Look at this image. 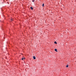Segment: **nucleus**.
Wrapping results in <instances>:
<instances>
[{
	"mask_svg": "<svg viewBox=\"0 0 76 76\" xmlns=\"http://www.w3.org/2000/svg\"><path fill=\"white\" fill-rule=\"evenodd\" d=\"M55 51H56V52H58V51H57V49H55Z\"/></svg>",
	"mask_w": 76,
	"mask_h": 76,
	"instance_id": "obj_2",
	"label": "nucleus"
},
{
	"mask_svg": "<svg viewBox=\"0 0 76 76\" xmlns=\"http://www.w3.org/2000/svg\"><path fill=\"white\" fill-rule=\"evenodd\" d=\"M25 58H24V57H23V58H22V60H23L24 59H25Z\"/></svg>",
	"mask_w": 76,
	"mask_h": 76,
	"instance_id": "obj_3",
	"label": "nucleus"
},
{
	"mask_svg": "<svg viewBox=\"0 0 76 76\" xmlns=\"http://www.w3.org/2000/svg\"><path fill=\"white\" fill-rule=\"evenodd\" d=\"M33 58L34 60H35L36 58L35 57V56H34L33 57Z\"/></svg>",
	"mask_w": 76,
	"mask_h": 76,
	"instance_id": "obj_1",
	"label": "nucleus"
},
{
	"mask_svg": "<svg viewBox=\"0 0 76 76\" xmlns=\"http://www.w3.org/2000/svg\"><path fill=\"white\" fill-rule=\"evenodd\" d=\"M54 44H57V42L56 41L55 42Z\"/></svg>",
	"mask_w": 76,
	"mask_h": 76,
	"instance_id": "obj_7",
	"label": "nucleus"
},
{
	"mask_svg": "<svg viewBox=\"0 0 76 76\" xmlns=\"http://www.w3.org/2000/svg\"><path fill=\"white\" fill-rule=\"evenodd\" d=\"M11 21H12V20H13V19H11Z\"/></svg>",
	"mask_w": 76,
	"mask_h": 76,
	"instance_id": "obj_8",
	"label": "nucleus"
},
{
	"mask_svg": "<svg viewBox=\"0 0 76 76\" xmlns=\"http://www.w3.org/2000/svg\"><path fill=\"white\" fill-rule=\"evenodd\" d=\"M66 67H69V65H67L66 66Z\"/></svg>",
	"mask_w": 76,
	"mask_h": 76,
	"instance_id": "obj_6",
	"label": "nucleus"
},
{
	"mask_svg": "<svg viewBox=\"0 0 76 76\" xmlns=\"http://www.w3.org/2000/svg\"><path fill=\"white\" fill-rule=\"evenodd\" d=\"M32 1H33V2H34V0H33Z\"/></svg>",
	"mask_w": 76,
	"mask_h": 76,
	"instance_id": "obj_9",
	"label": "nucleus"
},
{
	"mask_svg": "<svg viewBox=\"0 0 76 76\" xmlns=\"http://www.w3.org/2000/svg\"><path fill=\"white\" fill-rule=\"evenodd\" d=\"M42 7H44V4H42Z\"/></svg>",
	"mask_w": 76,
	"mask_h": 76,
	"instance_id": "obj_5",
	"label": "nucleus"
},
{
	"mask_svg": "<svg viewBox=\"0 0 76 76\" xmlns=\"http://www.w3.org/2000/svg\"><path fill=\"white\" fill-rule=\"evenodd\" d=\"M31 10H33V8H32V7H31Z\"/></svg>",
	"mask_w": 76,
	"mask_h": 76,
	"instance_id": "obj_4",
	"label": "nucleus"
},
{
	"mask_svg": "<svg viewBox=\"0 0 76 76\" xmlns=\"http://www.w3.org/2000/svg\"><path fill=\"white\" fill-rule=\"evenodd\" d=\"M8 4H9V3L8 2Z\"/></svg>",
	"mask_w": 76,
	"mask_h": 76,
	"instance_id": "obj_10",
	"label": "nucleus"
}]
</instances>
